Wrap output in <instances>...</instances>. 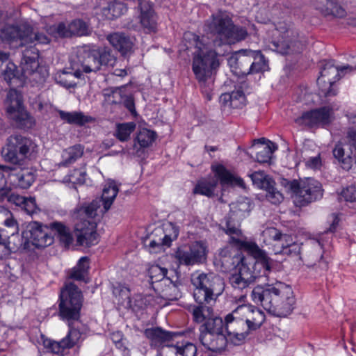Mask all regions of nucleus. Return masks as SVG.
Wrapping results in <instances>:
<instances>
[{
    "instance_id": "f704fd0d",
    "label": "nucleus",
    "mask_w": 356,
    "mask_h": 356,
    "mask_svg": "<svg viewBox=\"0 0 356 356\" xmlns=\"http://www.w3.org/2000/svg\"><path fill=\"white\" fill-rule=\"evenodd\" d=\"M246 104V97L242 90H234L232 92H224V108H242Z\"/></svg>"
},
{
    "instance_id": "a18cd8bd",
    "label": "nucleus",
    "mask_w": 356,
    "mask_h": 356,
    "mask_svg": "<svg viewBox=\"0 0 356 356\" xmlns=\"http://www.w3.org/2000/svg\"><path fill=\"white\" fill-rule=\"evenodd\" d=\"M14 185L21 188H29L35 181V175L28 170H21L10 176Z\"/></svg>"
},
{
    "instance_id": "6ab92c4d",
    "label": "nucleus",
    "mask_w": 356,
    "mask_h": 356,
    "mask_svg": "<svg viewBox=\"0 0 356 356\" xmlns=\"http://www.w3.org/2000/svg\"><path fill=\"white\" fill-rule=\"evenodd\" d=\"M256 280L247 266V259L243 257L234 271L229 276V282L235 290L242 291Z\"/></svg>"
},
{
    "instance_id": "b1692460",
    "label": "nucleus",
    "mask_w": 356,
    "mask_h": 356,
    "mask_svg": "<svg viewBox=\"0 0 356 356\" xmlns=\"http://www.w3.org/2000/svg\"><path fill=\"white\" fill-rule=\"evenodd\" d=\"M20 66L23 76L31 81L42 83L48 76L47 71L40 67L38 60H22Z\"/></svg>"
},
{
    "instance_id": "c03bdc74",
    "label": "nucleus",
    "mask_w": 356,
    "mask_h": 356,
    "mask_svg": "<svg viewBox=\"0 0 356 356\" xmlns=\"http://www.w3.org/2000/svg\"><path fill=\"white\" fill-rule=\"evenodd\" d=\"M124 86L119 88H108L103 90L102 95L104 97V102L106 105L121 104L124 100V95L122 93V89Z\"/></svg>"
},
{
    "instance_id": "052dcab7",
    "label": "nucleus",
    "mask_w": 356,
    "mask_h": 356,
    "mask_svg": "<svg viewBox=\"0 0 356 356\" xmlns=\"http://www.w3.org/2000/svg\"><path fill=\"white\" fill-rule=\"evenodd\" d=\"M47 33L55 37V38H70L71 36V32L70 29V23L65 24L60 22L57 24H54L49 26L47 30Z\"/></svg>"
},
{
    "instance_id": "f3484780",
    "label": "nucleus",
    "mask_w": 356,
    "mask_h": 356,
    "mask_svg": "<svg viewBox=\"0 0 356 356\" xmlns=\"http://www.w3.org/2000/svg\"><path fill=\"white\" fill-rule=\"evenodd\" d=\"M323 195L322 184L312 178H307L302 182V191L299 200H294L297 207H302L320 200Z\"/></svg>"
},
{
    "instance_id": "ddd939ff",
    "label": "nucleus",
    "mask_w": 356,
    "mask_h": 356,
    "mask_svg": "<svg viewBox=\"0 0 356 356\" xmlns=\"http://www.w3.org/2000/svg\"><path fill=\"white\" fill-rule=\"evenodd\" d=\"M74 221V234L78 245L89 248L98 243L97 223L95 220Z\"/></svg>"
},
{
    "instance_id": "338daca9",
    "label": "nucleus",
    "mask_w": 356,
    "mask_h": 356,
    "mask_svg": "<svg viewBox=\"0 0 356 356\" xmlns=\"http://www.w3.org/2000/svg\"><path fill=\"white\" fill-rule=\"evenodd\" d=\"M10 231L11 232L8 235L5 243L0 244L3 245L10 250H15L22 246V238L17 233V229L16 231H12V229H10Z\"/></svg>"
},
{
    "instance_id": "c85d7f7f",
    "label": "nucleus",
    "mask_w": 356,
    "mask_h": 356,
    "mask_svg": "<svg viewBox=\"0 0 356 356\" xmlns=\"http://www.w3.org/2000/svg\"><path fill=\"white\" fill-rule=\"evenodd\" d=\"M270 48L282 55L300 53L303 50L304 45L298 41L289 43L288 40L282 39L273 40L270 43Z\"/></svg>"
},
{
    "instance_id": "4be33fe9",
    "label": "nucleus",
    "mask_w": 356,
    "mask_h": 356,
    "mask_svg": "<svg viewBox=\"0 0 356 356\" xmlns=\"http://www.w3.org/2000/svg\"><path fill=\"white\" fill-rule=\"evenodd\" d=\"M102 200L99 198L93 200L90 203H85L78 206L74 211L72 217L74 220H94L97 216H102L106 211H103Z\"/></svg>"
},
{
    "instance_id": "c9c22d12",
    "label": "nucleus",
    "mask_w": 356,
    "mask_h": 356,
    "mask_svg": "<svg viewBox=\"0 0 356 356\" xmlns=\"http://www.w3.org/2000/svg\"><path fill=\"white\" fill-rule=\"evenodd\" d=\"M207 29L211 34L216 35V39L213 40L214 46L220 47L222 43V15L219 13L212 15V19L207 22Z\"/></svg>"
},
{
    "instance_id": "aec40b11",
    "label": "nucleus",
    "mask_w": 356,
    "mask_h": 356,
    "mask_svg": "<svg viewBox=\"0 0 356 356\" xmlns=\"http://www.w3.org/2000/svg\"><path fill=\"white\" fill-rule=\"evenodd\" d=\"M211 169L213 175L200 179L194 188V193L211 197L218 183L222 184V165H213Z\"/></svg>"
},
{
    "instance_id": "f257e3e1",
    "label": "nucleus",
    "mask_w": 356,
    "mask_h": 356,
    "mask_svg": "<svg viewBox=\"0 0 356 356\" xmlns=\"http://www.w3.org/2000/svg\"><path fill=\"white\" fill-rule=\"evenodd\" d=\"M251 298L268 313L279 317H285L291 314L296 305L292 288L281 282L254 286Z\"/></svg>"
},
{
    "instance_id": "cd10ccee",
    "label": "nucleus",
    "mask_w": 356,
    "mask_h": 356,
    "mask_svg": "<svg viewBox=\"0 0 356 356\" xmlns=\"http://www.w3.org/2000/svg\"><path fill=\"white\" fill-rule=\"evenodd\" d=\"M253 207L254 204L250 198L241 197L236 202L229 204V216L237 220H241L249 215Z\"/></svg>"
},
{
    "instance_id": "09e8293b",
    "label": "nucleus",
    "mask_w": 356,
    "mask_h": 356,
    "mask_svg": "<svg viewBox=\"0 0 356 356\" xmlns=\"http://www.w3.org/2000/svg\"><path fill=\"white\" fill-rule=\"evenodd\" d=\"M255 54L254 56L251 58H255L259 56V61L252 62L249 67L248 64L245 65V76L250 74L263 73L269 70L268 60L266 59L265 56L261 53L260 51H254Z\"/></svg>"
},
{
    "instance_id": "de8ad7c7",
    "label": "nucleus",
    "mask_w": 356,
    "mask_h": 356,
    "mask_svg": "<svg viewBox=\"0 0 356 356\" xmlns=\"http://www.w3.org/2000/svg\"><path fill=\"white\" fill-rule=\"evenodd\" d=\"M83 154V147L81 145H75L70 147L62 153V161L60 165L67 166L75 162Z\"/></svg>"
},
{
    "instance_id": "a19ab883",
    "label": "nucleus",
    "mask_w": 356,
    "mask_h": 356,
    "mask_svg": "<svg viewBox=\"0 0 356 356\" xmlns=\"http://www.w3.org/2000/svg\"><path fill=\"white\" fill-rule=\"evenodd\" d=\"M8 116L21 129H30L35 124L34 118L25 110L24 106Z\"/></svg>"
},
{
    "instance_id": "bf43d9fd",
    "label": "nucleus",
    "mask_w": 356,
    "mask_h": 356,
    "mask_svg": "<svg viewBox=\"0 0 356 356\" xmlns=\"http://www.w3.org/2000/svg\"><path fill=\"white\" fill-rule=\"evenodd\" d=\"M167 273L168 270L165 268H162L159 265L152 266L148 270V273L153 286L168 279L169 277H166Z\"/></svg>"
},
{
    "instance_id": "f8f14e48",
    "label": "nucleus",
    "mask_w": 356,
    "mask_h": 356,
    "mask_svg": "<svg viewBox=\"0 0 356 356\" xmlns=\"http://www.w3.org/2000/svg\"><path fill=\"white\" fill-rule=\"evenodd\" d=\"M49 225L33 221L27 226V230L23 233V237L27 238L34 246L38 248H45L54 243V236L49 233Z\"/></svg>"
},
{
    "instance_id": "2eb2a0df",
    "label": "nucleus",
    "mask_w": 356,
    "mask_h": 356,
    "mask_svg": "<svg viewBox=\"0 0 356 356\" xmlns=\"http://www.w3.org/2000/svg\"><path fill=\"white\" fill-rule=\"evenodd\" d=\"M207 251V246L204 243L196 241L188 248H179L176 252V257L180 264L194 265L206 259Z\"/></svg>"
},
{
    "instance_id": "ea45409f",
    "label": "nucleus",
    "mask_w": 356,
    "mask_h": 356,
    "mask_svg": "<svg viewBox=\"0 0 356 356\" xmlns=\"http://www.w3.org/2000/svg\"><path fill=\"white\" fill-rule=\"evenodd\" d=\"M241 328L243 330L242 327H236L234 328L232 327H225L224 331H225V334H224V339L226 341L227 343H230L234 346H240L244 343L245 339L249 335L248 331H241Z\"/></svg>"
},
{
    "instance_id": "9d476101",
    "label": "nucleus",
    "mask_w": 356,
    "mask_h": 356,
    "mask_svg": "<svg viewBox=\"0 0 356 356\" xmlns=\"http://www.w3.org/2000/svg\"><path fill=\"white\" fill-rule=\"evenodd\" d=\"M70 68L75 70V74L81 77L83 73L96 72L100 67L95 49L83 51L70 59Z\"/></svg>"
},
{
    "instance_id": "9b49d317",
    "label": "nucleus",
    "mask_w": 356,
    "mask_h": 356,
    "mask_svg": "<svg viewBox=\"0 0 356 356\" xmlns=\"http://www.w3.org/2000/svg\"><path fill=\"white\" fill-rule=\"evenodd\" d=\"M250 177L252 184L259 189L266 191V198L273 204H277L282 202L284 196L276 188L275 181L264 171H254L251 173Z\"/></svg>"
},
{
    "instance_id": "473e14b6",
    "label": "nucleus",
    "mask_w": 356,
    "mask_h": 356,
    "mask_svg": "<svg viewBox=\"0 0 356 356\" xmlns=\"http://www.w3.org/2000/svg\"><path fill=\"white\" fill-rule=\"evenodd\" d=\"M49 228L59 238L65 247H69L73 242L74 238L70 227L62 222L54 221L49 223Z\"/></svg>"
},
{
    "instance_id": "4d7b16f0",
    "label": "nucleus",
    "mask_w": 356,
    "mask_h": 356,
    "mask_svg": "<svg viewBox=\"0 0 356 356\" xmlns=\"http://www.w3.org/2000/svg\"><path fill=\"white\" fill-rule=\"evenodd\" d=\"M229 186L243 189L245 188V184L241 177L231 172L224 167V191H225V187Z\"/></svg>"
},
{
    "instance_id": "4c0bfd02",
    "label": "nucleus",
    "mask_w": 356,
    "mask_h": 356,
    "mask_svg": "<svg viewBox=\"0 0 356 356\" xmlns=\"http://www.w3.org/2000/svg\"><path fill=\"white\" fill-rule=\"evenodd\" d=\"M4 104L8 115L16 110L24 107L23 97L21 92L16 89H10L7 93Z\"/></svg>"
},
{
    "instance_id": "69168bd1",
    "label": "nucleus",
    "mask_w": 356,
    "mask_h": 356,
    "mask_svg": "<svg viewBox=\"0 0 356 356\" xmlns=\"http://www.w3.org/2000/svg\"><path fill=\"white\" fill-rule=\"evenodd\" d=\"M332 221L330 224L329 228H327L324 233H323L321 236H319V238L317 239V242L318 243V245L320 246L321 249L323 250L325 246L327 245L324 242V238L325 236L328 234H333L336 230L337 227L339 226L340 218L339 217V215L337 213H332Z\"/></svg>"
},
{
    "instance_id": "37998d69",
    "label": "nucleus",
    "mask_w": 356,
    "mask_h": 356,
    "mask_svg": "<svg viewBox=\"0 0 356 356\" xmlns=\"http://www.w3.org/2000/svg\"><path fill=\"white\" fill-rule=\"evenodd\" d=\"M335 163L340 165L341 168L348 171L352 167V158L350 155H346L343 145L341 143H337L332 150Z\"/></svg>"
},
{
    "instance_id": "0e129e2a",
    "label": "nucleus",
    "mask_w": 356,
    "mask_h": 356,
    "mask_svg": "<svg viewBox=\"0 0 356 356\" xmlns=\"http://www.w3.org/2000/svg\"><path fill=\"white\" fill-rule=\"evenodd\" d=\"M71 36H83L89 33L88 25L81 19H75L70 23Z\"/></svg>"
},
{
    "instance_id": "680f3d73",
    "label": "nucleus",
    "mask_w": 356,
    "mask_h": 356,
    "mask_svg": "<svg viewBox=\"0 0 356 356\" xmlns=\"http://www.w3.org/2000/svg\"><path fill=\"white\" fill-rule=\"evenodd\" d=\"M252 312L254 314V316L252 318H247L244 321L245 326H247V330L245 331H248L249 333L250 331L259 329L264 321V315L261 310L257 309L256 312L254 310H252Z\"/></svg>"
},
{
    "instance_id": "49530a36",
    "label": "nucleus",
    "mask_w": 356,
    "mask_h": 356,
    "mask_svg": "<svg viewBox=\"0 0 356 356\" xmlns=\"http://www.w3.org/2000/svg\"><path fill=\"white\" fill-rule=\"evenodd\" d=\"M127 11V6L120 1L110 2L108 6L102 10V15L106 19L111 20L124 15Z\"/></svg>"
},
{
    "instance_id": "423d86ee",
    "label": "nucleus",
    "mask_w": 356,
    "mask_h": 356,
    "mask_svg": "<svg viewBox=\"0 0 356 356\" xmlns=\"http://www.w3.org/2000/svg\"><path fill=\"white\" fill-rule=\"evenodd\" d=\"M217 57L218 54L214 50H209L206 54L200 50L194 56L193 71L200 82L205 81L211 74V71L219 67L220 63Z\"/></svg>"
},
{
    "instance_id": "e433bc0d",
    "label": "nucleus",
    "mask_w": 356,
    "mask_h": 356,
    "mask_svg": "<svg viewBox=\"0 0 356 356\" xmlns=\"http://www.w3.org/2000/svg\"><path fill=\"white\" fill-rule=\"evenodd\" d=\"M119 191L118 186L114 181H108L104 186L101 198L104 211H108Z\"/></svg>"
},
{
    "instance_id": "3c124183",
    "label": "nucleus",
    "mask_w": 356,
    "mask_h": 356,
    "mask_svg": "<svg viewBox=\"0 0 356 356\" xmlns=\"http://www.w3.org/2000/svg\"><path fill=\"white\" fill-rule=\"evenodd\" d=\"M321 3L324 6L321 11L325 15L342 17L346 13L345 9L336 0H322Z\"/></svg>"
},
{
    "instance_id": "1a4fd4ad",
    "label": "nucleus",
    "mask_w": 356,
    "mask_h": 356,
    "mask_svg": "<svg viewBox=\"0 0 356 356\" xmlns=\"http://www.w3.org/2000/svg\"><path fill=\"white\" fill-rule=\"evenodd\" d=\"M0 40L9 44L24 46L33 40L32 27L28 24L5 25L0 28Z\"/></svg>"
},
{
    "instance_id": "774afa93",
    "label": "nucleus",
    "mask_w": 356,
    "mask_h": 356,
    "mask_svg": "<svg viewBox=\"0 0 356 356\" xmlns=\"http://www.w3.org/2000/svg\"><path fill=\"white\" fill-rule=\"evenodd\" d=\"M204 326L207 332L216 334L217 336L222 334V319L221 318H209Z\"/></svg>"
},
{
    "instance_id": "0eeeda50",
    "label": "nucleus",
    "mask_w": 356,
    "mask_h": 356,
    "mask_svg": "<svg viewBox=\"0 0 356 356\" xmlns=\"http://www.w3.org/2000/svg\"><path fill=\"white\" fill-rule=\"evenodd\" d=\"M355 69V67L350 65L342 66H334V60H323L320 66L319 76L317 82H327L330 85L329 88L325 93L326 96L335 95L337 93L332 90V87L334 83L339 79L340 74H345L350 72Z\"/></svg>"
},
{
    "instance_id": "a878e982",
    "label": "nucleus",
    "mask_w": 356,
    "mask_h": 356,
    "mask_svg": "<svg viewBox=\"0 0 356 356\" xmlns=\"http://www.w3.org/2000/svg\"><path fill=\"white\" fill-rule=\"evenodd\" d=\"M107 40L123 56H129L133 52L134 43L131 38L123 33L110 34L107 36Z\"/></svg>"
},
{
    "instance_id": "5701e85b",
    "label": "nucleus",
    "mask_w": 356,
    "mask_h": 356,
    "mask_svg": "<svg viewBox=\"0 0 356 356\" xmlns=\"http://www.w3.org/2000/svg\"><path fill=\"white\" fill-rule=\"evenodd\" d=\"M248 35L245 27L235 25L224 11V44H236L244 40Z\"/></svg>"
},
{
    "instance_id": "864d4df0",
    "label": "nucleus",
    "mask_w": 356,
    "mask_h": 356,
    "mask_svg": "<svg viewBox=\"0 0 356 356\" xmlns=\"http://www.w3.org/2000/svg\"><path fill=\"white\" fill-rule=\"evenodd\" d=\"M156 137V134L154 131L143 128L138 133L135 141L137 142L140 148H147L152 145Z\"/></svg>"
},
{
    "instance_id": "58836bf2",
    "label": "nucleus",
    "mask_w": 356,
    "mask_h": 356,
    "mask_svg": "<svg viewBox=\"0 0 356 356\" xmlns=\"http://www.w3.org/2000/svg\"><path fill=\"white\" fill-rule=\"evenodd\" d=\"M75 70L70 67L67 69L58 71L54 75L55 81L66 88H74L76 86L75 79H80L75 74Z\"/></svg>"
},
{
    "instance_id": "603ef678",
    "label": "nucleus",
    "mask_w": 356,
    "mask_h": 356,
    "mask_svg": "<svg viewBox=\"0 0 356 356\" xmlns=\"http://www.w3.org/2000/svg\"><path fill=\"white\" fill-rule=\"evenodd\" d=\"M220 336H217L216 334L210 332H202L200 336V340L202 344L206 347L208 350L211 351H220L221 347H220L218 341H221L219 339Z\"/></svg>"
},
{
    "instance_id": "dca6fc26",
    "label": "nucleus",
    "mask_w": 356,
    "mask_h": 356,
    "mask_svg": "<svg viewBox=\"0 0 356 356\" xmlns=\"http://www.w3.org/2000/svg\"><path fill=\"white\" fill-rule=\"evenodd\" d=\"M254 54L255 51L250 49H242L232 54L224 53V57H226L227 66L232 74L241 78L245 76V65L250 63V58Z\"/></svg>"
},
{
    "instance_id": "6e6d98bb",
    "label": "nucleus",
    "mask_w": 356,
    "mask_h": 356,
    "mask_svg": "<svg viewBox=\"0 0 356 356\" xmlns=\"http://www.w3.org/2000/svg\"><path fill=\"white\" fill-rule=\"evenodd\" d=\"M100 67L102 65L113 66L116 61V57L113 54L112 51L107 47L98 48L95 49Z\"/></svg>"
},
{
    "instance_id": "20e7f679",
    "label": "nucleus",
    "mask_w": 356,
    "mask_h": 356,
    "mask_svg": "<svg viewBox=\"0 0 356 356\" xmlns=\"http://www.w3.org/2000/svg\"><path fill=\"white\" fill-rule=\"evenodd\" d=\"M249 255L252 257L253 262H247L250 273L255 280L260 277H267L272 270L273 260L268 256V252L257 245L254 241L247 244L244 250Z\"/></svg>"
},
{
    "instance_id": "7c9ffc66",
    "label": "nucleus",
    "mask_w": 356,
    "mask_h": 356,
    "mask_svg": "<svg viewBox=\"0 0 356 356\" xmlns=\"http://www.w3.org/2000/svg\"><path fill=\"white\" fill-rule=\"evenodd\" d=\"M261 145V149L256 154V160L260 163H270L274 151L277 148L275 143L265 138L255 139L254 145Z\"/></svg>"
},
{
    "instance_id": "c756f323",
    "label": "nucleus",
    "mask_w": 356,
    "mask_h": 356,
    "mask_svg": "<svg viewBox=\"0 0 356 356\" xmlns=\"http://www.w3.org/2000/svg\"><path fill=\"white\" fill-rule=\"evenodd\" d=\"M153 288L159 292L161 297L167 300H176L181 297V292L176 283L170 278L163 280L154 285Z\"/></svg>"
},
{
    "instance_id": "79ce46f5",
    "label": "nucleus",
    "mask_w": 356,
    "mask_h": 356,
    "mask_svg": "<svg viewBox=\"0 0 356 356\" xmlns=\"http://www.w3.org/2000/svg\"><path fill=\"white\" fill-rule=\"evenodd\" d=\"M168 353L172 356H195L196 346L190 342H178L175 345H167Z\"/></svg>"
},
{
    "instance_id": "8fccbe9b",
    "label": "nucleus",
    "mask_w": 356,
    "mask_h": 356,
    "mask_svg": "<svg viewBox=\"0 0 356 356\" xmlns=\"http://www.w3.org/2000/svg\"><path fill=\"white\" fill-rule=\"evenodd\" d=\"M163 234L162 228H156L153 231L148 245L150 252L157 253L162 250L163 245L169 246Z\"/></svg>"
},
{
    "instance_id": "2f4dec72",
    "label": "nucleus",
    "mask_w": 356,
    "mask_h": 356,
    "mask_svg": "<svg viewBox=\"0 0 356 356\" xmlns=\"http://www.w3.org/2000/svg\"><path fill=\"white\" fill-rule=\"evenodd\" d=\"M144 334L149 340L150 345L154 347H159L172 338L171 332L159 327L145 329Z\"/></svg>"
},
{
    "instance_id": "7ed1b4c3",
    "label": "nucleus",
    "mask_w": 356,
    "mask_h": 356,
    "mask_svg": "<svg viewBox=\"0 0 356 356\" xmlns=\"http://www.w3.org/2000/svg\"><path fill=\"white\" fill-rule=\"evenodd\" d=\"M83 305L81 291L72 282L66 284L60 293L58 316L65 321L69 327L80 318V312Z\"/></svg>"
},
{
    "instance_id": "6e6552de",
    "label": "nucleus",
    "mask_w": 356,
    "mask_h": 356,
    "mask_svg": "<svg viewBox=\"0 0 356 356\" xmlns=\"http://www.w3.org/2000/svg\"><path fill=\"white\" fill-rule=\"evenodd\" d=\"M265 232L273 240L275 254L295 255L300 254V247L296 243L291 235L282 234L275 227H268Z\"/></svg>"
},
{
    "instance_id": "bb28decb",
    "label": "nucleus",
    "mask_w": 356,
    "mask_h": 356,
    "mask_svg": "<svg viewBox=\"0 0 356 356\" xmlns=\"http://www.w3.org/2000/svg\"><path fill=\"white\" fill-rule=\"evenodd\" d=\"M12 231L18 229L17 222L12 213L4 207L0 206V243H4L8 235Z\"/></svg>"
},
{
    "instance_id": "72a5a7b5",
    "label": "nucleus",
    "mask_w": 356,
    "mask_h": 356,
    "mask_svg": "<svg viewBox=\"0 0 356 356\" xmlns=\"http://www.w3.org/2000/svg\"><path fill=\"white\" fill-rule=\"evenodd\" d=\"M58 113L60 119L69 124L83 126L93 121L92 117L86 115L81 111L66 112L58 110Z\"/></svg>"
},
{
    "instance_id": "13d9d810",
    "label": "nucleus",
    "mask_w": 356,
    "mask_h": 356,
    "mask_svg": "<svg viewBox=\"0 0 356 356\" xmlns=\"http://www.w3.org/2000/svg\"><path fill=\"white\" fill-rule=\"evenodd\" d=\"M282 186L285 188L286 191L291 194V197H294V200H299V195L302 191V183L297 179L289 180L283 178L281 181Z\"/></svg>"
},
{
    "instance_id": "f03ea898",
    "label": "nucleus",
    "mask_w": 356,
    "mask_h": 356,
    "mask_svg": "<svg viewBox=\"0 0 356 356\" xmlns=\"http://www.w3.org/2000/svg\"><path fill=\"white\" fill-rule=\"evenodd\" d=\"M37 152L38 145L31 138L14 134L7 138L1 149V156L6 162L21 165Z\"/></svg>"
},
{
    "instance_id": "4468645a",
    "label": "nucleus",
    "mask_w": 356,
    "mask_h": 356,
    "mask_svg": "<svg viewBox=\"0 0 356 356\" xmlns=\"http://www.w3.org/2000/svg\"><path fill=\"white\" fill-rule=\"evenodd\" d=\"M81 337L82 333L78 329L70 327L67 336L61 340L46 339L43 343L44 347L49 349L53 353L64 356L70 348L80 342Z\"/></svg>"
},
{
    "instance_id": "39448f33",
    "label": "nucleus",
    "mask_w": 356,
    "mask_h": 356,
    "mask_svg": "<svg viewBox=\"0 0 356 356\" xmlns=\"http://www.w3.org/2000/svg\"><path fill=\"white\" fill-rule=\"evenodd\" d=\"M333 115L331 106H323L302 112L294 121L298 125L309 129L323 128L331 123Z\"/></svg>"
},
{
    "instance_id": "393cba45",
    "label": "nucleus",
    "mask_w": 356,
    "mask_h": 356,
    "mask_svg": "<svg viewBox=\"0 0 356 356\" xmlns=\"http://www.w3.org/2000/svg\"><path fill=\"white\" fill-rule=\"evenodd\" d=\"M192 282L195 286L193 297L197 303L200 305H202L204 302L209 303L213 299V291L207 286L209 280L207 275L200 274L197 277L193 278Z\"/></svg>"
},
{
    "instance_id": "a211bd4d",
    "label": "nucleus",
    "mask_w": 356,
    "mask_h": 356,
    "mask_svg": "<svg viewBox=\"0 0 356 356\" xmlns=\"http://www.w3.org/2000/svg\"><path fill=\"white\" fill-rule=\"evenodd\" d=\"M138 1V19L146 33L155 32L157 29V15L154 4L147 0Z\"/></svg>"
},
{
    "instance_id": "412c9836",
    "label": "nucleus",
    "mask_w": 356,
    "mask_h": 356,
    "mask_svg": "<svg viewBox=\"0 0 356 356\" xmlns=\"http://www.w3.org/2000/svg\"><path fill=\"white\" fill-rule=\"evenodd\" d=\"M239 221L229 216L226 220V227H224V233L228 236L227 242L231 246L239 250H244L247 248V244H250L252 241H245V237L240 228Z\"/></svg>"
},
{
    "instance_id": "e2e57ef3",
    "label": "nucleus",
    "mask_w": 356,
    "mask_h": 356,
    "mask_svg": "<svg viewBox=\"0 0 356 356\" xmlns=\"http://www.w3.org/2000/svg\"><path fill=\"white\" fill-rule=\"evenodd\" d=\"M136 128V124L133 122L119 124L117 126L115 136L120 141H127Z\"/></svg>"
},
{
    "instance_id": "5fc2aeb1",
    "label": "nucleus",
    "mask_w": 356,
    "mask_h": 356,
    "mask_svg": "<svg viewBox=\"0 0 356 356\" xmlns=\"http://www.w3.org/2000/svg\"><path fill=\"white\" fill-rule=\"evenodd\" d=\"M247 307L244 305H238L234 309L232 313L227 314L224 318V328L225 327H245L244 320L242 318H238L234 316V314L237 313L238 311L246 309Z\"/></svg>"
}]
</instances>
